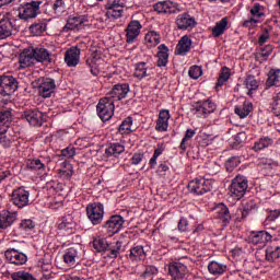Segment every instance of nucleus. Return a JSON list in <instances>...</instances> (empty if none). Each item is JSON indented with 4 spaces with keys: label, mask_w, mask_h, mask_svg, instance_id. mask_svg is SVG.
<instances>
[{
    "label": "nucleus",
    "mask_w": 280,
    "mask_h": 280,
    "mask_svg": "<svg viewBox=\"0 0 280 280\" xmlns=\"http://www.w3.org/2000/svg\"><path fill=\"white\" fill-rule=\"evenodd\" d=\"M4 257L13 266H25L27 264V255L16 248H8L4 252Z\"/></svg>",
    "instance_id": "12"
},
{
    "label": "nucleus",
    "mask_w": 280,
    "mask_h": 280,
    "mask_svg": "<svg viewBox=\"0 0 280 280\" xmlns=\"http://www.w3.org/2000/svg\"><path fill=\"white\" fill-rule=\"evenodd\" d=\"M36 84L40 97L47 98L56 92V81L51 78L38 79Z\"/></svg>",
    "instance_id": "11"
},
{
    "label": "nucleus",
    "mask_w": 280,
    "mask_h": 280,
    "mask_svg": "<svg viewBox=\"0 0 280 280\" xmlns=\"http://www.w3.org/2000/svg\"><path fill=\"white\" fill-rule=\"evenodd\" d=\"M214 215L222 222H231V212H229V208L224 203H219L214 207Z\"/></svg>",
    "instance_id": "33"
},
{
    "label": "nucleus",
    "mask_w": 280,
    "mask_h": 280,
    "mask_svg": "<svg viewBox=\"0 0 280 280\" xmlns=\"http://www.w3.org/2000/svg\"><path fill=\"white\" fill-rule=\"evenodd\" d=\"M22 119H25L30 126L40 127L45 121V115L38 109H28L23 112Z\"/></svg>",
    "instance_id": "14"
},
{
    "label": "nucleus",
    "mask_w": 280,
    "mask_h": 280,
    "mask_svg": "<svg viewBox=\"0 0 280 280\" xmlns=\"http://www.w3.org/2000/svg\"><path fill=\"white\" fill-rule=\"evenodd\" d=\"M107 252V257L110 259H117V257H119V253H121V242H116V245L114 247H108Z\"/></svg>",
    "instance_id": "54"
},
{
    "label": "nucleus",
    "mask_w": 280,
    "mask_h": 280,
    "mask_svg": "<svg viewBox=\"0 0 280 280\" xmlns=\"http://www.w3.org/2000/svg\"><path fill=\"white\" fill-rule=\"evenodd\" d=\"M32 36H40L44 32H47V20H37L30 26Z\"/></svg>",
    "instance_id": "37"
},
{
    "label": "nucleus",
    "mask_w": 280,
    "mask_h": 280,
    "mask_svg": "<svg viewBox=\"0 0 280 280\" xmlns=\"http://www.w3.org/2000/svg\"><path fill=\"white\" fill-rule=\"evenodd\" d=\"M120 135H130L132 132V117H127L118 128Z\"/></svg>",
    "instance_id": "50"
},
{
    "label": "nucleus",
    "mask_w": 280,
    "mask_h": 280,
    "mask_svg": "<svg viewBox=\"0 0 280 280\" xmlns=\"http://www.w3.org/2000/svg\"><path fill=\"white\" fill-rule=\"evenodd\" d=\"M175 25L177 30L182 31L194 30L197 25L196 18L187 12L180 13L175 19Z\"/></svg>",
    "instance_id": "17"
},
{
    "label": "nucleus",
    "mask_w": 280,
    "mask_h": 280,
    "mask_svg": "<svg viewBox=\"0 0 280 280\" xmlns=\"http://www.w3.org/2000/svg\"><path fill=\"white\" fill-rule=\"evenodd\" d=\"M267 86H280V69L272 68L268 72Z\"/></svg>",
    "instance_id": "40"
},
{
    "label": "nucleus",
    "mask_w": 280,
    "mask_h": 280,
    "mask_svg": "<svg viewBox=\"0 0 280 280\" xmlns=\"http://www.w3.org/2000/svg\"><path fill=\"white\" fill-rule=\"evenodd\" d=\"M143 25L138 20H132L128 23L125 32H126V40L128 45L135 43L137 38H139V34H141Z\"/></svg>",
    "instance_id": "18"
},
{
    "label": "nucleus",
    "mask_w": 280,
    "mask_h": 280,
    "mask_svg": "<svg viewBox=\"0 0 280 280\" xmlns=\"http://www.w3.org/2000/svg\"><path fill=\"white\" fill-rule=\"evenodd\" d=\"M10 198L12 205L18 209H25V207H30V191L25 190L23 187L13 189Z\"/></svg>",
    "instance_id": "8"
},
{
    "label": "nucleus",
    "mask_w": 280,
    "mask_h": 280,
    "mask_svg": "<svg viewBox=\"0 0 280 280\" xmlns=\"http://www.w3.org/2000/svg\"><path fill=\"white\" fill-rule=\"evenodd\" d=\"M148 255L145 254V249L143 246L136 245L129 250L128 260L129 261H143Z\"/></svg>",
    "instance_id": "32"
},
{
    "label": "nucleus",
    "mask_w": 280,
    "mask_h": 280,
    "mask_svg": "<svg viewBox=\"0 0 280 280\" xmlns=\"http://www.w3.org/2000/svg\"><path fill=\"white\" fill-rule=\"evenodd\" d=\"M243 84L247 90V95H249V97L257 91V89H259V82H257V79H255L254 75L246 77Z\"/></svg>",
    "instance_id": "42"
},
{
    "label": "nucleus",
    "mask_w": 280,
    "mask_h": 280,
    "mask_svg": "<svg viewBox=\"0 0 280 280\" xmlns=\"http://www.w3.org/2000/svg\"><path fill=\"white\" fill-rule=\"evenodd\" d=\"M83 253L84 250L80 244H75L72 247L67 248L62 256L63 264L70 268H75V266L80 264V259H82Z\"/></svg>",
    "instance_id": "4"
},
{
    "label": "nucleus",
    "mask_w": 280,
    "mask_h": 280,
    "mask_svg": "<svg viewBox=\"0 0 280 280\" xmlns=\"http://www.w3.org/2000/svg\"><path fill=\"white\" fill-rule=\"evenodd\" d=\"M125 150H126V147L121 142H115V143H110L105 149V154L107 158L119 156V154H122Z\"/></svg>",
    "instance_id": "36"
},
{
    "label": "nucleus",
    "mask_w": 280,
    "mask_h": 280,
    "mask_svg": "<svg viewBox=\"0 0 280 280\" xmlns=\"http://www.w3.org/2000/svg\"><path fill=\"white\" fill-rule=\"evenodd\" d=\"M280 257V247L270 246L266 249V260L267 261H277Z\"/></svg>",
    "instance_id": "47"
},
{
    "label": "nucleus",
    "mask_w": 280,
    "mask_h": 280,
    "mask_svg": "<svg viewBox=\"0 0 280 280\" xmlns=\"http://www.w3.org/2000/svg\"><path fill=\"white\" fill-rule=\"evenodd\" d=\"M124 217L119 214H115L109 217V219L103 224V229L108 233V235H115L116 233H119L121 229H124Z\"/></svg>",
    "instance_id": "13"
},
{
    "label": "nucleus",
    "mask_w": 280,
    "mask_h": 280,
    "mask_svg": "<svg viewBox=\"0 0 280 280\" xmlns=\"http://www.w3.org/2000/svg\"><path fill=\"white\" fill-rule=\"evenodd\" d=\"M208 270H209L210 275H213V277H220V276L224 275V272H226V270H229V267L222 262L212 260L208 265Z\"/></svg>",
    "instance_id": "34"
},
{
    "label": "nucleus",
    "mask_w": 280,
    "mask_h": 280,
    "mask_svg": "<svg viewBox=\"0 0 280 280\" xmlns=\"http://www.w3.org/2000/svg\"><path fill=\"white\" fill-rule=\"evenodd\" d=\"M230 78H231V69L229 67H222L219 72V78L217 80V89H219V86H224V84L229 82Z\"/></svg>",
    "instance_id": "44"
},
{
    "label": "nucleus",
    "mask_w": 280,
    "mask_h": 280,
    "mask_svg": "<svg viewBox=\"0 0 280 280\" xmlns=\"http://www.w3.org/2000/svg\"><path fill=\"white\" fill-rule=\"evenodd\" d=\"M170 62V48L165 44H161L158 47V67H167Z\"/></svg>",
    "instance_id": "31"
},
{
    "label": "nucleus",
    "mask_w": 280,
    "mask_h": 280,
    "mask_svg": "<svg viewBox=\"0 0 280 280\" xmlns=\"http://www.w3.org/2000/svg\"><path fill=\"white\" fill-rule=\"evenodd\" d=\"M144 40L149 47H156L161 43V34L156 31H149L144 36Z\"/></svg>",
    "instance_id": "43"
},
{
    "label": "nucleus",
    "mask_w": 280,
    "mask_h": 280,
    "mask_svg": "<svg viewBox=\"0 0 280 280\" xmlns=\"http://www.w3.org/2000/svg\"><path fill=\"white\" fill-rule=\"evenodd\" d=\"M272 45L265 46L264 48H261L259 57L264 60H268V57L270 56V54H272Z\"/></svg>",
    "instance_id": "63"
},
{
    "label": "nucleus",
    "mask_w": 280,
    "mask_h": 280,
    "mask_svg": "<svg viewBox=\"0 0 280 280\" xmlns=\"http://www.w3.org/2000/svg\"><path fill=\"white\" fill-rule=\"evenodd\" d=\"M129 92L130 85L128 83L116 84L107 94V97L115 103L126 98V95H128Z\"/></svg>",
    "instance_id": "19"
},
{
    "label": "nucleus",
    "mask_w": 280,
    "mask_h": 280,
    "mask_svg": "<svg viewBox=\"0 0 280 280\" xmlns=\"http://www.w3.org/2000/svg\"><path fill=\"white\" fill-rule=\"evenodd\" d=\"M153 10L159 14H180L183 7L176 2L165 0L160 1L153 5Z\"/></svg>",
    "instance_id": "10"
},
{
    "label": "nucleus",
    "mask_w": 280,
    "mask_h": 280,
    "mask_svg": "<svg viewBox=\"0 0 280 280\" xmlns=\"http://www.w3.org/2000/svg\"><path fill=\"white\" fill-rule=\"evenodd\" d=\"M252 16H254V19H261V16H264V7H261V4L256 3L254 4V7L249 10Z\"/></svg>",
    "instance_id": "56"
},
{
    "label": "nucleus",
    "mask_w": 280,
    "mask_h": 280,
    "mask_svg": "<svg viewBox=\"0 0 280 280\" xmlns=\"http://www.w3.org/2000/svg\"><path fill=\"white\" fill-rule=\"evenodd\" d=\"M26 167L32 172H40L45 170V164L39 159H33L26 161Z\"/></svg>",
    "instance_id": "46"
},
{
    "label": "nucleus",
    "mask_w": 280,
    "mask_h": 280,
    "mask_svg": "<svg viewBox=\"0 0 280 280\" xmlns=\"http://www.w3.org/2000/svg\"><path fill=\"white\" fill-rule=\"evenodd\" d=\"M195 136H196V130L194 129L186 130L185 137L182 139V142L179 144V150H182V152H186L189 145L190 139H194Z\"/></svg>",
    "instance_id": "45"
},
{
    "label": "nucleus",
    "mask_w": 280,
    "mask_h": 280,
    "mask_svg": "<svg viewBox=\"0 0 280 280\" xmlns=\"http://www.w3.org/2000/svg\"><path fill=\"white\" fill-rule=\"evenodd\" d=\"M34 226V221H32L31 219L22 220V222L20 223V229H22V231H32Z\"/></svg>",
    "instance_id": "61"
},
{
    "label": "nucleus",
    "mask_w": 280,
    "mask_h": 280,
    "mask_svg": "<svg viewBox=\"0 0 280 280\" xmlns=\"http://www.w3.org/2000/svg\"><path fill=\"white\" fill-rule=\"evenodd\" d=\"M188 189L190 194H195V196H202L213 189V182L203 177L196 178L189 182Z\"/></svg>",
    "instance_id": "6"
},
{
    "label": "nucleus",
    "mask_w": 280,
    "mask_h": 280,
    "mask_svg": "<svg viewBox=\"0 0 280 280\" xmlns=\"http://www.w3.org/2000/svg\"><path fill=\"white\" fill-rule=\"evenodd\" d=\"M81 50L78 47H71L66 51L65 62L68 67H78L80 65Z\"/></svg>",
    "instance_id": "27"
},
{
    "label": "nucleus",
    "mask_w": 280,
    "mask_h": 280,
    "mask_svg": "<svg viewBox=\"0 0 280 280\" xmlns=\"http://www.w3.org/2000/svg\"><path fill=\"white\" fill-rule=\"evenodd\" d=\"M188 74L192 80H198L202 75V69L198 66H192L189 68Z\"/></svg>",
    "instance_id": "59"
},
{
    "label": "nucleus",
    "mask_w": 280,
    "mask_h": 280,
    "mask_svg": "<svg viewBox=\"0 0 280 280\" xmlns=\"http://www.w3.org/2000/svg\"><path fill=\"white\" fill-rule=\"evenodd\" d=\"M270 108L276 117H280V92L272 96Z\"/></svg>",
    "instance_id": "51"
},
{
    "label": "nucleus",
    "mask_w": 280,
    "mask_h": 280,
    "mask_svg": "<svg viewBox=\"0 0 280 280\" xmlns=\"http://www.w3.org/2000/svg\"><path fill=\"white\" fill-rule=\"evenodd\" d=\"M148 63L144 61H140L137 62L135 65V73L133 75L138 79V80H143V78H148V75H150V73H148Z\"/></svg>",
    "instance_id": "41"
},
{
    "label": "nucleus",
    "mask_w": 280,
    "mask_h": 280,
    "mask_svg": "<svg viewBox=\"0 0 280 280\" xmlns=\"http://www.w3.org/2000/svg\"><path fill=\"white\" fill-rule=\"evenodd\" d=\"M234 113L241 119H246V117L253 113V103L245 101L242 105L235 106Z\"/></svg>",
    "instance_id": "35"
},
{
    "label": "nucleus",
    "mask_w": 280,
    "mask_h": 280,
    "mask_svg": "<svg viewBox=\"0 0 280 280\" xmlns=\"http://www.w3.org/2000/svg\"><path fill=\"white\" fill-rule=\"evenodd\" d=\"M85 213L88 220L97 226L101 222L104 221V203L102 202H91L85 207Z\"/></svg>",
    "instance_id": "3"
},
{
    "label": "nucleus",
    "mask_w": 280,
    "mask_h": 280,
    "mask_svg": "<svg viewBox=\"0 0 280 280\" xmlns=\"http://www.w3.org/2000/svg\"><path fill=\"white\" fill-rule=\"evenodd\" d=\"M11 122L12 112L0 110V145H2V148H10L12 145V137L8 135Z\"/></svg>",
    "instance_id": "1"
},
{
    "label": "nucleus",
    "mask_w": 280,
    "mask_h": 280,
    "mask_svg": "<svg viewBox=\"0 0 280 280\" xmlns=\"http://www.w3.org/2000/svg\"><path fill=\"white\" fill-rule=\"evenodd\" d=\"M75 219L71 214L65 215L58 223V230L65 233H72L75 231Z\"/></svg>",
    "instance_id": "30"
},
{
    "label": "nucleus",
    "mask_w": 280,
    "mask_h": 280,
    "mask_svg": "<svg viewBox=\"0 0 280 280\" xmlns=\"http://www.w3.org/2000/svg\"><path fill=\"white\" fill-rule=\"evenodd\" d=\"M159 275V268L154 265H149L145 267L144 272L142 273V279H154Z\"/></svg>",
    "instance_id": "52"
},
{
    "label": "nucleus",
    "mask_w": 280,
    "mask_h": 280,
    "mask_svg": "<svg viewBox=\"0 0 280 280\" xmlns=\"http://www.w3.org/2000/svg\"><path fill=\"white\" fill-rule=\"evenodd\" d=\"M241 161L238 156H233L230 158L226 162H225V167L228 170V172H233L235 167H237V165H240Z\"/></svg>",
    "instance_id": "57"
},
{
    "label": "nucleus",
    "mask_w": 280,
    "mask_h": 280,
    "mask_svg": "<svg viewBox=\"0 0 280 280\" xmlns=\"http://www.w3.org/2000/svg\"><path fill=\"white\" fill-rule=\"evenodd\" d=\"M84 23H89V18L86 15H72L68 18L66 25L62 28V32H71L82 30Z\"/></svg>",
    "instance_id": "15"
},
{
    "label": "nucleus",
    "mask_w": 280,
    "mask_h": 280,
    "mask_svg": "<svg viewBox=\"0 0 280 280\" xmlns=\"http://www.w3.org/2000/svg\"><path fill=\"white\" fill-rule=\"evenodd\" d=\"M19 65L20 69H30V67H34L36 65V61L34 59V55L32 52V49L25 48L19 57Z\"/></svg>",
    "instance_id": "24"
},
{
    "label": "nucleus",
    "mask_w": 280,
    "mask_h": 280,
    "mask_svg": "<svg viewBox=\"0 0 280 280\" xmlns=\"http://www.w3.org/2000/svg\"><path fill=\"white\" fill-rule=\"evenodd\" d=\"M172 115H170L168 109H161L158 116V119L155 121V130L156 132H167V129L170 128V118Z\"/></svg>",
    "instance_id": "23"
},
{
    "label": "nucleus",
    "mask_w": 280,
    "mask_h": 280,
    "mask_svg": "<svg viewBox=\"0 0 280 280\" xmlns=\"http://www.w3.org/2000/svg\"><path fill=\"white\" fill-rule=\"evenodd\" d=\"M36 62H51V52L43 47H30Z\"/></svg>",
    "instance_id": "26"
},
{
    "label": "nucleus",
    "mask_w": 280,
    "mask_h": 280,
    "mask_svg": "<svg viewBox=\"0 0 280 280\" xmlns=\"http://www.w3.org/2000/svg\"><path fill=\"white\" fill-rule=\"evenodd\" d=\"M272 236L266 231L252 232L249 235V242L255 245L264 246V244L270 242Z\"/></svg>",
    "instance_id": "29"
},
{
    "label": "nucleus",
    "mask_w": 280,
    "mask_h": 280,
    "mask_svg": "<svg viewBox=\"0 0 280 280\" xmlns=\"http://www.w3.org/2000/svg\"><path fill=\"white\" fill-rule=\"evenodd\" d=\"M104 62L102 59V52L100 50H93L90 57L85 60L86 67H89L90 72L97 77L98 73H101V65Z\"/></svg>",
    "instance_id": "16"
},
{
    "label": "nucleus",
    "mask_w": 280,
    "mask_h": 280,
    "mask_svg": "<svg viewBox=\"0 0 280 280\" xmlns=\"http://www.w3.org/2000/svg\"><path fill=\"white\" fill-rule=\"evenodd\" d=\"M124 8H126V0H108L105 5V16L107 19H121L124 16Z\"/></svg>",
    "instance_id": "9"
},
{
    "label": "nucleus",
    "mask_w": 280,
    "mask_h": 280,
    "mask_svg": "<svg viewBox=\"0 0 280 280\" xmlns=\"http://www.w3.org/2000/svg\"><path fill=\"white\" fill-rule=\"evenodd\" d=\"M12 280H36L32 273L27 271H18L11 275Z\"/></svg>",
    "instance_id": "55"
},
{
    "label": "nucleus",
    "mask_w": 280,
    "mask_h": 280,
    "mask_svg": "<svg viewBox=\"0 0 280 280\" xmlns=\"http://www.w3.org/2000/svg\"><path fill=\"white\" fill-rule=\"evenodd\" d=\"M168 272L173 279H183L187 275V266L183 262H171Z\"/></svg>",
    "instance_id": "28"
},
{
    "label": "nucleus",
    "mask_w": 280,
    "mask_h": 280,
    "mask_svg": "<svg viewBox=\"0 0 280 280\" xmlns=\"http://www.w3.org/2000/svg\"><path fill=\"white\" fill-rule=\"evenodd\" d=\"M161 154H163V149L162 147H159L158 149L154 150V153L149 161V165L151 168L156 167V160L159 159V156H161Z\"/></svg>",
    "instance_id": "58"
},
{
    "label": "nucleus",
    "mask_w": 280,
    "mask_h": 280,
    "mask_svg": "<svg viewBox=\"0 0 280 280\" xmlns=\"http://www.w3.org/2000/svg\"><path fill=\"white\" fill-rule=\"evenodd\" d=\"M217 105L211 101L210 98L206 101H199L192 104L191 113L194 115H197V117H203V119H207L209 115L215 113Z\"/></svg>",
    "instance_id": "5"
},
{
    "label": "nucleus",
    "mask_w": 280,
    "mask_h": 280,
    "mask_svg": "<svg viewBox=\"0 0 280 280\" xmlns=\"http://www.w3.org/2000/svg\"><path fill=\"white\" fill-rule=\"evenodd\" d=\"M61 155L66 156V159H73L75 156V148L70 145L66 149L61 150Z\"/></svg>",
    "instance_id": "62"
},
{
    "label": "nucleus",
    "mask_w": 280,
    "mask_h": 280,
    "mask_svg": "<svg viewBox=\"0 0 280 280\" xmlns=\"http://www.w3.org/2000/svg\"><path fill=\"white\" fill-rule=\"evenodd\" d=\"M0 86L5 95H12L19 89V81L12 75H2L0 78Z\"/></svg>",
    "instance_id": "20"
},
{
    "label": "nucleus",
    "mask_w": 280,
    "mask_h": 280,
    "mask_svg": "<svg viewBox=\"0 0 280 280\" xmlns=\"http://www.w3.org/2000/svg\"><path fill=\"white\" fill-rule=\"evenodd\" d=\"M96 113L102 121H108L115 113V103L108 96L101 98L96 106Z\"/></svg>",
    "instance_id": "7"
},
{
    "label": "nucleus",
    "mask_w": 280,
    "mask_h": 280,
    "mask_svg": "<svg viewBox=\"0 0 280 280\" xmlns=\"http://www.w3.org/2000/svg\"><path fill=\"white\" fill-rule=\"evenodd\" d=\"M280 215V211L279 210H271L269 211L266 220H265V225L268 226V224L270 222H275V220H277Z\"/></svg>",
    "instance_id": "60"
},
{
    "label": "nucleus",
    "mask_w": 280,
    "mask_h": 280,
    "mask_svg": "<svg viewBox=\"0 0 280 280\" xmlns=\"http://www.w3.org/2000/svg\"><path fill=\"white\" fill-rule=\"evenodd\" d=\"M93 247L98 253H104V250H108V248H110V245H108V242L106 241V238L96 237L93 241Z\"/></svg>",
    "instance_id": "48"
},
{
    "label": "nucleus",
    "mask_w": 280,
    "mask_h": 280,
    "mask_svg": "<svg viewBox=\"0 0 280 280\" xmlns=\"http://www.w3.org/2000/svg\"><path fill=\"white\" fill-rule=\"evenodd\" d=\"M194 44V42L191 40V38H189V36L184 35L176 48H175V54L176 56H187V54H189L191 51V45Z\"/></svg>",
    "instance_id": "25"
},
{
    "label": "nucleus",
    "mask_w": 280,
    "mask_h": 280,
    "mask_svg": "<svg viewBox=\"0 0 280 280\" xmlns=\"http://www.w3.org/2000/svg\"><path fill=\"white\" fill-rule=\"evenodd\" d=\"M248 189V179L244 175H236L230 185V196L234 200H242Z\"/></svg>",
    "instance_id": "2"
},
{
    "label": "nucleus",
    "mask_w": 280,
    "mask_h": 280,
    "mask_svg": "<svg viewBox=\"0 0 280 280\" xmlns=\"http://www.w3.org/2000/svg\"><path fill=\"white\" fill-rule=\"evenodd\" d=\"M52 10L57 16H60L63 12H67V3L65 0H55L52 3Z\"/></svg>",
    "instance_id": "53"
},
{
    "label": "nucleus",
    "mask_w": 280,
    "mask_h": 280,
    "mask_svg": "<svg viewBox=\"0 0 280 280\" xmlns=\"http://www.w3.org/2000/svg\"><path fill=\"white\" fill-rule=\"evenodd\" d=\"M229 27V18H223L219 22L215 23L214 27L212 28V36L214 38H219V36H222L224 32H226Z\"/></svg>",
    "instance_id": "39"
},
{
    "label": "nucleus",
    "mask_w": 280,
    "mask_h": 280,
    "mask_svg": "<svg viewBox=\"0 0 280 280\" xmlns=\"http://www.w3.org/2000/svg\"><path fill=\"white\" fill-rule=\"evenodd\" d=\"M141 161H143V153H135L130 159L131 165H139Z\"/></svg>",
    "instance_id": "64"
},
{
    "label": "nucleus",
    "mask_w": 280,
    "mask_h": 280,
    "mask_svg": "<svg viewBox=\"0 0 280 280\" xmlns=\"http://www.w3.org/2000/svg\"><path fill=\"white\" fill-rule=\"evenodd\" d=\"M16 215L10 211H2L0 213V229H8L14 224Z\"/></svg>",
    "instance_id": "38"
},
{
    "label": "nucleus",
    "mask_w": 280,
    "mask_h": 280,
    "mask_svg": "<svg viewBox=\"0 0 280 280\" xmlns=\"http://www.w3.org/2000/svg\"><path fill=\"white\" fill-rule=\"evenodd\" d=\"M39 9L31 4L30 2L19 8V19L22 21H30V19H36L38 16Z\"/></svg>",
    "instance_id": "22"
},
{
    "label": "nucleus",
    "mask_w": 280,
    "mask_h": 280,
    "mask_svg": "<svg viewBox=\"0 0 280 280\" xmlns=\"http://www.w3.org/2000/svg\"><path fill=\"white\" fill-rule=\"evenodd\" d=\"M272 143L273 141L271 138H268V137L260 138L257 142H255L254 150L256 152H259V150H265V148H270Z\"/></svg>",
    "instance_id": "49"
},
{
    "label": "nucleus",
    "mask_w": 280,
    "mask_h": 280,
    "mask_svg": "<svg viewBox=\"0 0 280 280\" xmlns=\"http://www.w3.org/2000/svg\"><path fill=\"white\" fill-rule=\"evenodd\" d=\"M12 32H14V25L12 24L10 15L5 14L0 20V40L10 38V36H12Z\"/></svg>",
    "instance_id": "21"
}]
</instances>
